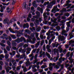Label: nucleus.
Here are the masks:
<instances>
[{
	"mask_svg": "<svg viewBox=\"0 0 74 74\" xmlns=\"http://www.w3.org/2000/svg\"><path fill=\"white\" fill-rule=\"evenodd\" d=\"M16 42H17V43H19L20 42H22L23 41L24 42H26V40L25 38L21 37L20 38H18L17 39L15 40Z\"/></svg>",
	"mask_w": 74,
	"mask_h": 74,
	"instance_id": "f257e3e1",
	"label": "nucleus"
},
{
	"mask_svg": "<svg viewBox=\"0 0 74 74\" xmlns=\"http://www.w3.org/2000/svg\"><path fill=\"white\" fill-rule=\"evenodd\" d=\"M9 30L10 32H11V33H19L20 34H21L22 35H23V33H21V32H18V31L17 30L15 31V32H14L12 30V29L11 28H9Z\"/></svg>",
	"mask_w": 74,
	"mask_h": 74,
	"instance_id": "f03ea898",
	"label": "nucleus"
},
{
	"mask_svg": "<svg viewBox=\"0 0 74 74\" xmlns=\"http://www.w3.org/2000/svg\"><path fill=\"white\" fill-rule=\"evenodd\" d=\"M32 21L34 22V23L35 25L37 26L39 25V22H38V20L36 19H31Z\"/></svg>",
	"mask_w": 74,
	"mask_h": 74,
	"instance_id": "7ed1b4c3",
	"label": "nucleus"
},
{
	"mask_svg": "<svg viewBox=\"0 0 74 74\" xmlns=\"http://www.w3.org/2000/svg\"><path fill=\"white\" fill-rule=\"evenodd\" d=\"M70 20H71V19H68V20H62L61 21V23L62 24V27H64V23L66 22L67 21H70Z\"/></svg>",
	"mask_w": 74,
	"mask_h": 74,
	"instance_id": "20e7f679",
	"label": "nucleus"
},
{
	"mask_svg": "<svg viewBox=\"0 0 74 74\" xmlns=\"http://www.w3.org/2000/svg\"><path fill=\"white\" fill-rule=\"evenodd\" d=\"M49 12H48L47 13L45 12L43 14V16L44 19H47L48 18V16L46 15L47 14V15H49Z\"/></svg>",
	"mask_w": 74,
	"mask_h": 74,
	"instance_id": "39448f33",
	"label": "nucleus"
},
{
	"mask_svg": "<svg viewBox=\"0 0 74 74\" xmlns=\"http://www.w3.org/2000/svg\"><path fill=\"white\" fill-rule=\"evenodd\" d=\"M56 0H54L52 2H51L49 3V5L51 6V7H52L53 5L56 4Z\"/></svg>",
	"mask_w": 74,
	"mask_h": 74,
	"instance_id": "423d86ee",
	"label": "nucleus"
},
{
	"mask_svg": "<svg viewBox=\"0 0 74 74\" xmlns=\"http://www.w3.org/2000/svg\"><path fill=\"white\" fill-rule=\"evenodd\" d=\"M65 59H66V58H62V57H61L58 60L60 63H62V61L63 62L64 61Z\"/></svg>",
	"mask_w": 74,
	"mask_h": 74,
	"instance_id": "0eeeda50",
	"label": "nucleus"
},
{
	"mask_svg": "<svg viewBox=\"0 0 74 74\" xmlns=\"http://www.w3.org/2000/svg\"><path fill=\"white\" fill-rule=\"evenodd\" d=\"M54 53L55 52H56L57 53V55H58V56L59 55V50L58 49H57L56 50V49L55 48L54 49Z\"/></svg>",
	"mask_w": 74,
	"mask_h": 74,
	"instance_id": "6e6552de",
	"label": "nucleus"
},
{
	"mask_svg": "<svg viewBox=\"0 0 74 74\" xmlns=\"http://www.w3.org/2000/svg\"><path fill=\"white\" fill-rule=\"evenodd\" d=\"M16 42L15 40H12V45L14 47H15V46H16V42Z\"/></svg>",
	"mask_w": 74,
	"mask_h": 74,
	"instance_id": "1a4fd4ad",
	"label": "nucleus"
},
{
	"mask_svg": "<svg viewBox=\"0 0 74 74\" xmlns=\"http://www.w3.org/2000/svg\"><path fill=\"white\" fill-rule=\"evenodd\" d=\"M71 23V21H70L69 22L66 23L67 25V27H68L69 28H70V24Z\"/></svg>",
	"mask_w": 74,
	"mask_h": 74,
	"instance_id": "9d476101",
	"label": "nucleus"
},
{
	"mask_svg": "<svg viewBox=\"0 0 74 74\" xmlns=\"http://www.w3.org/2000/svg\"><path fill=\"white\" fill-rule=\"evenodd\" d=\"M44 34H43V35H41L40 36V38L42 39L43 40V39L44 38V39H45L46 38V36H44Z\"/></svg>",
	"mask_w": 74,
	"mask_h": 74,
	"instance_id": "9b49d317",
	"label": "nucleus"
},
{
	"mask_svg": "<svg viewBox=\"0 0 74 74\" xmlns=\"http://www.w3.org/2000/svg\"><path fill=\"white\" fill-rule=\"evenodd\" d=\"M3 35L4 37H5V39L6 40H8V38H7V37H8V35L5 34H3Z\"/></svg>",
	"mask_w": 74,
	"mask_h": 74,
	"instance_id": "f8f14e48",
	"label": "nucleus"
},
{
	"mask_svg": "<svg viewBox=\"0 0 74 74\" xmlns=\"http://www.w3.org/2000/svg\"><path fill=\"white\" fill-rule=\"evenodd\" d=\"M36 27L37 28L36 29V30L37 31V32H40L41 30V27L37 26H36Z\"/></svg>",
	"mask_w": 74,
	"mask_h": 74,
	"instance_id": "ddd939ff",
	"label": "nucleus"
},
{
	"mask_svg": "<svg viewBox=\"0 0 74 74\" xmlns=\"http://www.w3.org/2000/svg\"><path fill=\"white\" fill-rule=\"evenodd\" d=\"M32 4L33 5V6L35 8H37V7L38 6L37 4L36 3V2H34Z\"/></svg>",
	"mask_w": 74,
	"mask_h": 74,
	"instance_id": "4468645a",
	"label": "nucleus"
},
{
	"mask_svg": "<svg viewBox=\"0 0 74 74\" xmlns=\"http://www.w3.org/2000/svg\"><path fill=\"white\" fill-rule=\"evenodd\" d=\"M40 16L38 15H37V16H34V18H36V19H41V18H40Z\"/></svg>",
	"mask_w": 74,
	"mask_h": 74,
	"instance_id": "2eb2a0df",
	"label": "nucleus"
},
{
	"mask_svg": "<svg viewBox=\"0 0 74 74\" xmlns=\"http://www.w3.org/2000/svg\"><path fill=\"white\" fill-rule=\"evenodd\" d=\"M4 22H5V23H8V22H9V19H4Z\"/></svg>",
	"mask_w": 74,
	"mask_h": 74,
	"instance_id": "dca6fc26",
	"label": "nucleus"
},
{
	"mask_svg": "<svg viewBox=\"0 0 74 74\" xmlns=\"http://www.w3.org/2000/svg\"><path fill=\"white\" fill-rule=\"evenodd\" d=\"M57 12L56 10V9H55L54 8H53L51 10V12H53V14H55Z\"/></svg>",
	"mask_w": 74,
	"mask_h": 74,
	"instance_id": "f3484780",
	"label": "nucleus"
},
{
	"mask_svg": "<svg viewBox=\"0 0 74 74\" xmlns=\"http://www.w3.org/2000/svg\"><path fill=\"white\" fill-rule=\"evenodd\" d=\"M40 42L39 41L38 42H37V44H36L35 47L36 48H38V46L40 45Z\"/></svg>",
	"mask_w": 74,
	"mask_h": 74,
	"instance_id": "a211bd4d",
	"label": "nucleus"
},
{
	"mask_svg": "<svg viewBox=\"0 0 74 74\" xmlns=\"http://www.w3.org/2000/svg\"><path fill=\"white\" fill-rule=\"evenodd\" d=\"M30 30L32 32H33L34 31H35L36 29H35V27H33L32 28H30Z\"/></svg>",
	"mask_w": 74,
	"mask_h": 74,
	"instance_id": "6ab92c4d",
	"label": "nucleus"
},
{
	"mask_svg": "<svg viewBox=\"0 0 74 74\" xmlns=\"http://www.w3.org/2000/svg\"><path fill=\"white\" fill-rule=\"evenodd\" d=\"M27 62H26V64H30V62H29V59L28 58H27L26 59Z\"/></svg>",
	"mask_w": 74,
	"mask_h": 74,
	"instance_id": "aec40b11",
	"label": "nucleus"
},
{
	"mask_svg": "<svg viewBox=\"0 0 74 74\" xmlns=\"http://www.w3.org/2000/svg\"><path fill=\"white\" fill-rule=\"evenodd\" d=\"M11 48V47H10L9 46H7L6 47V49L8 51H10V48Z\"/></svg>",
	"mask_w": 74,
	"mask_h": 74,
	"instance_id": "412c9836",
	"label": "nucleus"
},
{
	"mask_svg": "<svg viewBox=\"0 0 74 74\" xmlns=\"http://www.w3.org/2000/svg\"><path fill=\"white\" fill-rule=\"evenodd\" d=\"M7 44H8L9 47H11V42L9 41L8 40L7 41Z\"/></svg>",
	"mask_w": 74,
	"mask_h": 74,
	"instance_id": "4be33fe9",
	"label": "nucleus"
},
{
	"mask_svg": "<svg viewBox=\"0 0 74 74\" xmlns=\"http://www.w3.org/2000/svg\"><path fill=\"white\" fill-rule=\"evenodd\" d=\"M60 39H59L58 40L59 41L60 40V39H62L63 40H64V36H61L60 37Z\"/></svg>",
	"mask_w": 74,
	"mask_h": 74,
	"instance_id": "5701e85b",
	"label": "nucleus"
},
{
	"mask_svg": "<svg viewBox=\"0 0 74 74\" xmlns=\"http://www.w3.org/2000/svg\"><path fill=\"white\" fill-rule=\"evenodd\" d=\"M56 30H57L58 31H59L60 30V26H58L56 27Z\"/></svg>",
	"mask_w": 74,
	"mask_h": 74,
	"instance_id": "b1692460",
	"label": "nucleus"
},
{
	"mask_svg": "<svg viewBox=\"0 0 74 74\" xmlns=\"http://www.w3.org/2000/svg\"><path fill=\"white\" fill-rule=\"evenodd\" d=\"M25 32L28 33V34H30L31 33V31L28 29H25Z\"/></svg>",
	"mask_w": 74,
	"mask_h": 74,
	"instance_id": "393cba45",
	"label": "nucleus"
},
{
	"mask_svg": "<svg viewBox=\"0 0 74 74\" xmlns=\"http://www.w3.org/2000/svg\"><path fill=\"white\" fill-rule=\"evenodd\" d=\"M50 47L51 46H49V45H47L46 47V49H48V50H49Z\"/></svg>",
	"mask_w": 74,
	"mask_h": 74,
	"instance_id": "a878e982",
	"label": "nucleus"
},
{
	"mask_svg": "<svg viewBox=\"0 0 74 74\" xmlns=\"http://www.w3.org/2000/svg\"><path fill=\"white\" fill-rule=\"evenodd\" d=\"M38 62V60H34L33 61V64H36V63H37Z\"/></svg>",
	"mask_w": 74,
	"mask_h": 74,
	"instance_id": "bb28decb",
	"label": "nucleus"
},
{
	"mask_svg": "<svg viewBox=\"0 0 74 74\" xmlns=\"http://www.w3.org/2000/svg\"><path fill=\"white\" fill-rule=\"evenodd\" d=\"M32 18V14H29L28 15V18H27V19H30Z\"/></svg>",
	"mask_w": 74,
	"mask_h": 74,
	"instance_id": "cd10ccee",
	"label": "nucleus"
},
{
	"mask_svg": "<svg viewBox=\"0 0 74 74\" xmlns=\"http://www.w3.org/2000/svg\"><path fill=\"white\" fill-rule=\"evenodd\" d=\"M23 71L24 73H25V72H26L27 71V68H26L25 67L24 69H23Z\"/></svg>",
	"mask_w": 74,
	"mask_h": 74,
	"instance_id": "c85d7f7f",
	"label": "nucleus"
},
{
	"mask_svg": "<svg viewBox=\"0 0 74 74\" xmlns=\"http://www.w3.org/2000/svg\"><path fill=\"white\" fill-rule=\"evenodd\" d=\"M36 14L37 15H39L40 16V13L38 11H37L36 12Z\"/></svg>",
	"mask_w": 74,
	"mask_h": 74,
	"instance_id": "c756f323",
	"label": "nucleus"
},
{
	"mask_svg": "<svg viewBox=\"0 0 74 74\" xmlns=\"http://www.w3.org/2000/svg\"><path fill=\"white\" fill-rule=\"evenodd\" d=\"M66 33V31L64 30L62 32V35H63L64 34V33Z\"/></svg>",
	"mask_w": 74,
	"mask_h": 74,
	"instance_id": "7c9ffc66",
	"label": "nucleus"
},
{
	"mask_svg": "<svg viewBox=\"0 0 74 74\" xmlns=\"http://www.w3.org/2000/svg\"><path fill=\"white\" fill-rule=\"evenodd\" d=\"M44 43V40H43L40 43V46H42L43 45V44Z\"/></svg>",
	"mask_w": 74,
	"mask_h": 74,
	"instance_id": "2f4dec72",
	"label": "nucleus"
},
{
	"mask_svg": "<svg viewBox=\"0 0 74 74\" xmlns=\"http://www.w3.org/2000/svg\"><path fill=\"white\" fill-rule=\"evenodd\" d=\"M26 52V49H24L22 51V52L23 53H25Z\"/></svg>",
	"mask_w": 74,
	"mask_h": 74,
	"instance_id": "473e14b6",
	"label": "nucleus"
},
{
	"mask_svg": "<svg viewBox=\"0 0 74 74\" xmlns=\"http://www.w3.org/2000/svg\"><path fill=\"white\" fill-rule=\"evenodd\" d=\"M29 40L27 39V42H30V41H31V40L30 39H32V38H28Z\"/></svg>",
	"mask_w": 74,
	"mask_h": 74,
	"instance_id": "72a5a7b5",
	"label": "nucleus"
},
{
	"mask_svg": "<svg viewBox=\"0 0 74 74\" xmlns=\"http://www.w3.org/2000/svg\"><path fill=\"white\" fill-rule=\"evenodd\" d=\"M25 26L26 27L27 29H28V28H29V24H28V23H27L25 24Z\"/></svg>",
	"mask_w": 74,
	"mask_h": 74,
	"instance_id": "f704fd0d",
	"label": "nucleus"
},
{
	"mask_svg": "<svg viewBox=\"0 0 74 74\" xmlns=\"http://www.w3.org/2000/svg\"><path fill=\"white\" fill-rule=\"evenodd\" d=\"M5 69H6V72L7 73H8V72H9V71H10V69H9L6 68H5Z\"/></svg>",
	"mask_w": 74,
	"mask_h": 74,
	"instance_id": "c9c22d12",
	"label": "nucleus"
},
{
	"mask_svg": "<svg viewBox=\"0 0 74 74\" xmlns=\"http://www.w3.org/2000/svg\"><path fill=\"white\" fill-rule=\"evenodd\" d=\"M38 55L37 54H36L35 55V57H34V59L37 60V58L38 57Z\"/></svg>",
	"mask_w": 74,
	"mask_h": 74,
	"instance_id": "e433bc0d",
	"label": "nucleus"
},
{
	"mask_svg": "<svg viewBox=\"0 0 74 74\" xmlns=\"http://www.w3.org/2000/svg\"><path fill=\"white\" fill-rule=\"evenodd\" d=\"M34 70H32V71H33L34 73H35V72H37V70L36 69H34Z\"/></svg>",
	"mask_w": 74,
	"mask_h": 74,
	"instance_id": "4c0bfd02",
	"label": "nucleus"
},
{
	"mask_svg": "<svg viewBox=\"0 0 74 74\" xmlns=\"http://www.w3.org/2000/svg\"><path fill=\"white\" fill-rule=\"evenodd\" d=\"M10 74H15V73H14V72L12 71H11L9 72Z\"/></svg>",
	"mask_w": 74,
	"mask_h": 74,
	"instance_id": "58836bf2",
	"label": "nucleus"
},
{
	"mask_svg": "<svg viewBox=\"0 0 74 74\" xmlns=\"http://www.w3.org/2000/svg\"><path fill=\"white\" fill-rule=\"evenodd\" d=\"M59 51H60V53H62L63 52V49L61 48L60 49H59Z\"/></svg>",
	"mask_w": 74,
	"mask_h": 74,
	"instance_id": "ea45409f",
	"label": "nucleus"
},
{
	"mask_svg": "<svg viewBox=\"0 0 74 74\" xmlns=\"http://www.w3.org/2000/svg\"><path fill=\"white\" fill-rule=\"evenodd\" d=\"M42 55H43V56H45V53L42 54L40 56V57H42Z\"/></svg>",
	"mask_w": 74,
	"mask_h": 74,
	"instance_id": "a19ab883",
	"label": "nucleus"
},
{
	"mask_svg": "<svg viewBox=\"0 0 74 74\" xmlns=\"http://www.w3.org/2000/svg\"><path fill=\"white\" fill-rule=\"evenodd\" d=\"M49 70H50V71H52V69H53V67L52 66H51L49 68Z\"/></svg>",
	"mask_w": 74,
	"mask_h": 74,
	"instance_id": "79ce46f5",
	"label": "nucleus"
},
{
	"mask_svg": "<svg viewBox=\"0 0 74 74\" xmlns=\"http://www.w3.org/2000/svg\"><path fill=\"white\" fill-rule=\"evenodd\" d=\"M51 22H53V23H56L55 21V20H53V19H51Z\"/></svg>",
	"mask_w": 74,
	"mask_h": 74,
	"instance_id": "37998d69",
	"label": "nucleus"
},
{
	"mask_svg": "<svg viewBox=\"0 0 74 74\" xmlns=\"http://www.w3.org/2000/svg\"><path fill=\"white\" fill-rule=\"evenodd\" d=\"M60 66H61V67L60 69L61 70H63V68H64V66L61 65Z\"/></svg>",
	"mask_w": 74,
	"mask_h": 74,
	"instance_id": "c03bdc74",
	"label": "nucleus"
},
{
	"mask_svg": "<svg viewBox=\"0 0 74 74\" xmlns=\"http://www.w3.org/2000/svg\"><path fill=\"white\" fill-rule=\"evenodd\" d=\"M26 18H27V15H24L22 17V18L23 19Z\"/></svg>",
	"mask_w": 74,
	"mask_h": 74,
	"instance_id": "a18cd8bd",
	"label": "nucleus"
},
{
	"mask_svg": "<svg viewBox=\"0 0 74 74\" xmlns=\"http://www.w3.org/2000/svg\"><path fill=\"white\" fill-rule=\"evenodd\" d=\"M30 26L31 27H33L34 26V24L32 23H30Z\"/></svg>",
	"mask_w": 74,
	"mask_h": 74,
	"instance_id": "49530a36",
	"label": "nucleus"
},
{
	"mask_svg": "<svg viewBox=\"0 0 74 74\" xmlns=\"http://www.w3.org/2000/svg\"><path fill=\"white\" fill-rule=\"evenodd\" d=\"M4 51L5 53H7V52H8L7 51L6 49H4Z\"/></svg>",
	"mask_w": 74,
	"mask_h": 74,
	"instance_id": "de8ad7c7",
	"label": "nucleus"
},
{
	"mask_svg": "<svg viewBox=\"0 0 74 74\" xmlns=\"http://www.w3.org/2000/svg\"><path fill=\"white\" fill-rule=\"evenodd\" d=\"M31 49H31V48H28L27 49V51H31Z\"/></svg>",
	"mask_w": 74,
	"mask_h": 74,
	"instance_id": "09e8293b",
	"label": "nucleus"
},
{
	"mask_svg": "<svg viewBox=\"0 0 74 74\" xmlns=\"http://www.w3.org/2000/svg\"><path fill=\"white\" fill-rule=\"evenodd\" d=\"M61 63H62V62H58L57 64L58 66H61Z\"/></svg>",
	"mask_w": 74,
	"mask_h": 74,
	"instance_id": "8fccbe9b",
	"label": "nucleus"
},
{
	"mask_svg": "<svg viewBox=\"0 0 74 74\" xmlns=\"http://www.w3.org/2000/svg\"><path fill=\"white\" fill-rule=\"evenodd\" d=\"M69 16H70V13H68L65 14V16H67V17H68Z\"/></svg>",
	"mask_w": 74,
	"mask_h": 74,
	"instance_id": "3c124183",
	"label": "nucleus"
},
{
	"mask_svg": "<svg viewBox=\"0 0 74 74\" xmlns=\"http://www.w3.org/2000/svg\"><path fill=\"white\" fill-rule=\"evenodd\" d=\"M0 11H1V12H3V11H4V10H3V8H1Z\"/></svg>",
	"mask_w": 74,
	"mask_h": 74,
	"instance_id": "603ef678",
	"label": "nucleus"
},
{
	"mask_svg": "<svg viewBox=\"0 0 74 74\" xmlns=\"http://www.w3.org/2000/svg\"><path fill=\"white\" fill-rule=\"evenodd\" d=\"M8 39L9 41H11V40H12V39L11 38L10 36H9Z\"/></svg>",
	"mask_w": 74,
	"mask_h": 74,
	"instance_id": "864d4df0",
	"label": "nucleus"
},
{
	"mask_svg": "<svg viewBox=\"0 0 74 74\" xmlns=\"http://www.w3.org/2000/svg\"><path fill=\"white\" fill-rule=\"evenodd\" d=\"M5 58L6 59H8V54H6L5 56Z\"/></svg>",
	"mask_w": 74,
	"mask_h": 74,
	"instance_id": "5fc2aeb1",
	"label": "nucleus"
},
{
	"mask_svg": "<svg viewBox=\"0 0 74 74\" xmlns=\"http://www.w3.org/2000/svg\"><path fill=\"white\" fill-rule=\"evenodd\" d=\"M12 37L13 38H14V39H16V38L15 35H12Z\"/></svg>",
	"mask_w": 74,
	"mask_h": 74,
	"instance_id": "6e6d98bb",
	"label": "nucleus"
},
{
	"mask_svg": "<svg viewBox=\"0 0 74 74\" xmlns=\"http://www.w3.org/2000/svg\"><path fill=\"white\" fill-rule=\"evenodd\" d=\"M0 64H1V66H3V62L2 61H0Z\"/></svg>",
	"mask_w": 74,
	"mask_h": 74,
	"instance_id": "4d7b16f0",
	"label": "nucleus"
},
{
	"mask_svg": "<svg viewBox=\"0 0 74 74\" xmlns=\"http://www.w3.org/2000/svg\"><path fill=\"white\" fill-rule=\"evenodd\" d=\"M59 56H58V57H57L56 58V60L57 61L59 59Z\"/></svg>",
	"mask_w": 74,
	"mask_h": 74,
	"instance_id": "13d9d810",
	"label": "nucleus"
},
{
	"mask_svg": "<svg viewBox=\"0 0 74 74\" xmlns=\"http://www.w3.org/2000/svg\"><path fill=\"white\" fill-rule=\"evenodd\" d=\"M0 56L1 58H4V56L3 55V54L0 55Z\"/></svg>",
	"mask_w": 74,
	"mask_h": 74,
	"instance_id": "bf43d9fd",
	"label": "nucleus"
},
{
	"mask_svg": "<svg viewBox=\"0 0 74 74\" xmlns=\"http://www.w3.org/2000/svg\"><path fill=\"white\" fill-rule=\"evenodd\" d=\"M5 41L4 40H2V41H1V42L2 43H3V44H4V43H5Z\"/></svg>",
	"mask_w": 74,
	"mask_h": 74,
	"instance_id": "052dcab7",
	"label": "nucleus"
},
{
	"mask_svg": "<svg viewBox=\"0 0 74 74\" xmlns=\"http://www.w3.org/2000/svg\"><path fill=\"white\" fill-rule=\"evenodd\" d=\"M5 65L7 66H8V63L7 62H5Z\"/></svg>",
	"mask_w": 74,
	"mask_h": 74,
	"instance_id": "680f3d73",
	"label": "nucleus"
},
{
	"mask_svg": "<svg viewBox=\"0 0 74 74\" xmlns=\"http://www.w3.org/2000/svg\"><path fill=\"white\" fill-rule=\"evenodd\" d=\"M70 63L71 64H72V63H73V62H74V60L73 59H72L70 60Z\"/></svg>",
	"mask_w": 74,
	"mask_h": 74,
	"instance_id": "e2e57ef3",
	"label": "nucleus"
},
{
	"mask_svg": "<svg viewBox=\"0 0 74 74\" xmlns=\"http://www.w3.org/2000/svg\"><path fill=\"white\" fill-rule=\"evenodd\" d=\"M20 67H21L20 66H18L16 69H17V70H20Z\"/></svg>",
	"mask_w": 74,
	"mask_h": 74,
	"instance_id": "0e129e2a",
	"label": "nucleus"
},
{
	"mask_svg": "<svg viewBox=\"0 0 74 74\" xmlns=\"http://www.w3.org/2000/svg\"><path fill=\"white\" fill-rule=\"evenodd\" d=\"M48 4H49V2L48 1L47 2H46L45 4V5H48Z\"/></svg>",
	"mask_w": 74,
	"mask_h": 74,
	"instance_id": "69168bd1",
	"label": "nucleus"
},
{
	"mask_svg": "<svg viewBox=\"0 0 74 74\" xmlns=\"http://www.w3.org/2000/svg\"><path fill=\"white\" fill-rule=\"evenodd\" d=\"M43 23L44 24H45V25H47V21H45V22H43Z\"/></svg>",
	"mask_w": 74,
	"mask_h": 74,
	"instance_id": "338daca9",
	"label": "nucleus"
},
{
	"mask_svg": "<svg viewBox=\"0 0 74 74\" xmlns=\"http://www.w3.org/2000/svg\"><path fill=\"white\" fill-rule=\"evenodd\" d=\"M22 46H23V43H21L19 45L20 47H21Z\"/></svg>",
	"mask_w": 74,
	"mask_h": 74,
	"instance_id": "774afa93",
	"label": "nucleus"
}]
</instances>
